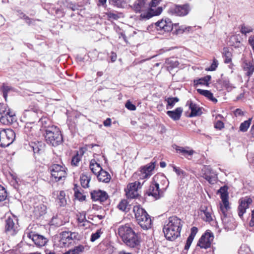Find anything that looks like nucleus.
<instances>
[{
  "mask_svg": "<svg viewBox=\"0 0 254 254\" xmlns=\"http://www.w3.org/2000/svg\"><path fill=\"white\" fill-rule=\"evenodd\" d=\"M177 150L178 151H179L180 152V153H181L183 155H184V156H186L187 155L191 156L193 154V152H194L193 150H190V151L187 150L183 147H179Z\"/></svg>",
  "mask_w": 254,
  "mask_h": 254,
  "instance_id": "49530a36",
  "label": "nucleus"
},
{
  "mask_svg": "<svg viewBox=\"0 0 254 254\" xmlns=\"http://www.w3.org/2000/svg\"><path fill=\"white\" fill-rule=\"evenodd\" d=\"M91 198L93 201H99L103 202L108 198V195L105 191L100 190H94L90 192Z\"/></svg>",
  "mask_w": 254,
  "mask_h": 254,
  "instance_id": "aec40b11",
  "label": "nucleus"
},
{
  "mask_svg": "<svg viewBox=\"0 0 254 254\" xmlns=\"http://www.w3.org/2000/svg\"><path fill=\"white\" fill-rule=\"evenodd\" d=\"M30 146L32 148L34 154H41L44 150L45 144L42 141L32 142Z\"/></svg>",
  "mask_w": 254,
  "mask_h": 254,
  "instance_id": "393cba45",
  "label": "nucleus"
},
{
  "mask_svg": "<svg viewBox=\"0 0 254 254\" xmlns=\"http://www.w3.org/2000/svg\"><path fill=\"white\" fill-rule=\"evenodd\" d=\"M218 65V62L217 60L215 59H213V63L210 65V66L207 69V70L209 71H214L217 67Z\"/></svg>",
  "mask_w": 254,
  "mask_h": 254,
  "instance_id": "3c124183",
  "label": "nucleus"
},
{
  "mask_svg": "<svg viewBox=\"0 0 254 254\" xmlns=\"http://www.w3.org/2000/svg\"><path fill=\"white\" fill-rule=\"evenodd\" d=\"M214 239L213 234L207 231L199 239L197 246L201 248L207 249L210 247L211 244Z\"/></svg>",
  "mask_w": 254,
  "mask_h": 254,
  "instance_id": "2eb2a0df",
  "label": "nucleus"
},
{
  "mask_svg": "<svg viewBox=\"0 0 254 254\" xmlns=\"http://www.w3.org/2000/svg\"><path fill=\"white\" fill-rule=\"evenodd\" d=\"M204 178L210 184H214L216 181L215 177H213L210 175L206 176V177H204Z\"/></svg>",
  "mask_w": 254,
  "mask_h": 254,
  "instance_id": "13d9d810",
  "label": "nucleus"
},
{
  "mask_svg": "<svg viewBox=\"0 0 254 254\" xmlns=\"http://www.w3.org/2000/svg\"><path fill=\"white\" fill-rule=\"evenodd\" d=\"M183 223V221L176 216L170 217L168 223L163 229L166 239L173 241L179 237Z\"/></svg>",
  "mask_w": 254,
  "mask_h": 254,
  "instance_id": "f257e3e1",
  "label": "nucleus"
},
{
  "mask_svg": "<svg viewBox=\"0 0 254 254\" xmlns=\"http://www.w3.org/2000/svg\"><path fill=\"white\" fill-rule=\"evenodd\" d=\"M41 114V111L37 105L32 103L27 109L24 110L23 118L26 119V122L35 123L39 119V115Z\"/></svg>",
  "mask_w": 254,
  "mask_h": 254,
  "instance_id": "6e6552de",
  "label": "nucleus"
},
{
  "mask_svg": "<svg viewBox=\"0 0 254 254\" xmlns=\"http://www.w3.org/2000/svg\"><path fill=\"white\" fill-rule=\"evenodd\" d=\"M90 181V179L86 175L82 174L80 177L81 185L84 188L88 187V184Z\"/></svg>",
  "mask_w": 254,
  "mask_h": 254,
  "instance_id": "58836bf2",
  "label": "nucleus"
},
{
  "mask_svg": "<svg viewBox=\"0 0 254 254\" xmlns=\"http://www.w3.org/2000/svg\"><path fill=\"white\" fill-rule=\"evenodd\" d=\"M159 0H152L148 5V10L146 12L142 13L140 17L141 19H149L154 16L159 15L162 11L161 7H158L156 10H154L152 7H156L159 3Z\"/></svg>",
  "mask_w": 254,
  "mask_h": 254,
  "instance_id": "9d476101",
  "label": "nucleus"
},
{
  "mask_svg": "<svg viewBox=\"0 0 254 254\" xmlns=\"http://www.w3.org/2000/svg\"><path fill=\"white\" fill-rule=\"evenodd\" d=\"M57 201L60 207H64L66 205L67 202L64 191L61 190L57 194Z\"/></svg>",
  "mask_w": 254,
  "mask_h": 254,
  "instance_id": "c756f323",
  "label": "nucleus"
},
{
  "mask_svg": "<svg viewBox=\"0 0 254 254\" xmlns=\"http://www.w3.org/2000/svg\"><path fill=\"white\" fill-rule=\"evenodd\" d=\"M15 121V115L10 109L4 106L0 108V122L5 125L12 124Z\"/></svg>",
  "mask_w": 254,
  "mask_h": 254,
  "instance_id": "ddd939ff",
  "label": "nucleus"
},
{
  "mask_svg": "<svg viewBox=\"0 0 254 254\" xmlns=\"http://www.w3.org/2000/svg\"><path fill=\"white\" fill-rule=\"evenodd\" d=\"M44 136L47 143L53 146H57L63 142L61 131L56 126L49 127Z\"/></svg>",
  "mask_w": 254,
  "mask_h": 254,
  "instance_id": "39448f33",
  "label": "nucleus"
},
{
  "mask_svg": "<svg viewBox=\"0 0 254 254\" xmlns=\"http://www.w3.org/2000/svg\"><path fill=\"white\" fill-rule=\"evenodd\" d=\"M211 76L207 75L206 76L199 78L198 80H194V86H197L198 85H208V82L210 80Z\"/></svg>",
  "mask_w": 254,
  "mask_h": 254,
  "instance_id": "72a5a7b5",
  "label": "nucleus"
},
{
  "mask_svg": "<svg viewBox=\"0 0 254 254\" xmlns=\"http://www.w3.org/2000/svg\"><path fill=\"white\" fill-rule=\"evenodd\" d=\"M133 210L135 218L140 227L144 230H148L150 228L152 221L150 216L146 211L140 205L134 206Z\"/></svg>",
  "mask_w": 254,
  "mask_h": 254,
  "instance_id": "20e7f679",
  "label": "nucleus"
},
{
  "mask_svg": "<svg viewBox=\"0 0 254 254\" xmlns=\"http://www.w3.org/2000/svg\"><path fill=\"white\" fill-rule=\"evenodd\" d=\"M198 229L195 227H193L191 228V232L190 235L189 236V238H190L192 240H193L195 235L197 232Z\"/></svg>",
  "mask_w": 254,
  "mask_h": 254,
  "instance_id": "5fc2aeb1",
  "label": "nucleus"
},
{
  "mask_svg": "<svg viewBox=\"0 0 254 254\" xmlns=\"http://www.w3.org/2000/svg\"><path fill=\"white\" fill-rule=\"evenodd\" d=\"M190 10L189 3L182 5L173 4L168 9V13L175 16H184L188 14Z\"/></svg>",
  "mask_w": 254,
  "mask_h": 254,
  "instance_id": "1a4fd4ad",
  "label": "nucleus"
},
{
  "mask_svg": "<svg viewBox=\"0 0 254 254\" xmlns=\"http://www.w3.org/2000/svg\"><path fill=\"white\" fill-rule=\"evenodd\" d=\"M249 42L252 47H254V36H251L249 37Z\"/></svg>",
  "mask_w": 254,
  "mask_h": 254,
  "instance_id": "69168bd1",
  "label": "nucleus"
},
{
  "mask_svg": "<svg viewBox=\"0 0 254 254\" xmlns=\"http://www.w3.org/2000/svg\"><path fill=\"white\" fill-rule=\"evenodd\" d=\"M167 102V105L166 106L167 109H172L175 104L179 102V99L178 97H169L165 100Z\"/></svg>",
  "mask_w": 254,
  "mask_h": 254,
  "instance_id": "c9c22d12",
  "label": "nucleus"
},
{
  "mask_svg": "<svg viewBox=\"0 0 254 254\" xmlns=\"http://www.w3.org/2000/svg\"><path fill=\"white\" fill-rule=\"evenodd\" d=\"M77 235V234L74 232H62L60 234V244L62 245L63 247L68 246L69 244L71 243L72 240L76 239Z\"/></svg>",
  "mask_w": 254,
  "mask_h": 254,
  "instance_id": "dca6fc26",
  "label": "nucleus"
},
{
  "mask_svg": "<svg viewBox=\"0 0 254 254\" xmlns=\"http://www.w3.org/2000/svg\"><path fill=\"white\" fill-rule=\"evenodd\" d=\"M39 122L41 124V127L46 132L47 129H48L49 127H55V126L52 125L50 122V121L49 119L47 118H39Z\"/></svg>",
  "mask_w": 254,
  "mask_h": 254,
  "instance_id": "473e14b6",
  "label": "nucleus"
},
{
  "mask_svg": "<svg viewBox=\"0 0 254 254\" xmlns=\"http://www.w3.org/2000/svg\"><path fill=\"white\" fill-rule=\"evenodd\" d=\"M7 192L5 188L0 185V201L4 200L7 197Z\"/></svg>",
  "mask_w": 254,
  "mask_h": 254,
  "instance_id": "a18cd8bd",
  "label": "nucleus"
},
{
  "mask_svg": "<svg viewBox=\"0 0 254 254\" xmlns=\"http://www.w3.org/2000/svg\"><path fill=\"white\" fill-rule=\"evenodd\" d=\"M81 157L79 156L78 152L76 153V154L73 156L71 160V165L74 166H77L78 165L79 162L81 160Z\"/></svg>",
  "mask_w": 254,
  "mask_h": 254,
  "instance_id": "37998d69",
  "label": "nucleus"
},
{
  "mask_svg": "<svg viewBox=\"0 0 254 254\" xmlns=\"http://www.w3.org/2000/svg\"><path fill=\"white\" fill-rule=\"evenodd\" d=\"M202 171L203 173V177H206V176L210 175L211 174H213V170L210 166H206L203 167Z\"/></svg>",
  "mask_w": 254,
  "mask_h": 254,
  "instance_id": "de8ad7c7",
  "label": "nucleus"
},
{
  "mask_svg": "<svg viewBox=\"0 0 254 254\" xmlns=\"http://www.w3.org/2000/svg\"><path fill=\"white\" fill-rule=\"evenodd\" d=\"M252 202V199L250 197H245L239 200V205L238 208V215L242 218L246 209L249 208V205Z\"/></svg>",
  "mask_w": 254,
  "mask_h": 254,
  "instance_id": "6ab92c4d",
  "label": "nucleus"
},
{
  "mask_svg": "<svg viewBox=\"0 0 254 254\" xmlns=\"http://www.w3.org/2000/svg\"><path fill=\"white\" fill-rule=\"evenodd\" d=\"M79 248V247H76V249L70 250L66 252L65 253H64L63 254H76L77 253V252L78 251V249Z\"/></svg>",
  "mask_w": 254,
  "mask_h": 254,
  "instance_id": "680f3d73",
  "label": "nucleus"
},
{
  "mask_svg": "<svg viewBox=\"0 0 254 254\" xmlns=\"http://www.w3.org/2000/svg\"><path fill=\"white\" fill-rule=\"evenodd\" d=\"M103 124L105 127L110 126L111 124V119H110V118L107 119L105 121H104Z\"/></svg>",
  "mask_w": 254,
  "mask_h": 254,
  "instance_id": "0e129e2a",
  "label": "nucleus"
},
{
  "mask_svg": "<svg viewBox=\"0 0 254 254\" xmlns=\"http://www.w3.org/2000/svg\"><path fill=\"white\" fill-rule=\"evenodd\" d=\"M173 171L174 172H175V173L178 176H185V174H186L185 172L183 170L181 169L180 168L174 166L173 167Z\"/></svg>",
  "mask_w": 254,
  "mask_h": 254,
  "instance_id": "603ef678",
  "label": "nucleus"
},
{
  "mask_svg": "<svg viewBox=\"0 0 254 254\" xmlns=\"http://www.w3.org/2000/svg\"><path fill=\"white\" fill-rule=\"evenodd\" d=\"M27 237L32 240L35 245L39 247L45 246L48 241V239L43 236L35 234L33 232L29 233L27 234Z\"/></svg>",
  "mask_w": 254,
  "mask_h": 254,
  "instance_id": "f3484780",
  "label": "nucleus"
},
{
  "mask_svg": "<svg viewBox=\"0 0 254 254\" xmlns=\"http://www.w3.org/2000/svg\"><path fill=\"white\" fill-rule=\"evenodd\" d=\"M127 206L128 202L126 199L122 200L118 205V208L123 211H127Z\"/></svg>",
  "mask_w": 254,
  "mask_h": 254,
  "instance_id": "a19ab883",
  "label": "nucleus"
},
{
  "mask_svg": "<svg viewBox=\"0 0 254 254\" xmlns=\"http://www.w3.org/2000/svg\"><path fill=\"white\" fill-rule=\"evenodd\" d=\"M74 196L75 198L77 199L80 201L85 200L86 196L83 195L78 189V187L76 185L74 186Z\"/></svg>",
  "mask_w": 254,
  "mask_h": 254,
  "instance_id": "e433bc0d",
  "label": "nucleus"
},
{
  "mask_svg": "<svg viewBox=\"0 0 254 254\" xmlns=\"http://www.w3.org/2000/svg\"><path fill=\"white\" fill-rule=\"evenodd\" d=\"M250 225L251 226H254V209L252 212V219L250 222Z\"/></svg>",
  "mask_w": 254,
  "mask_h": 254,
  "instance_id": "338daca9",
  "label": "nucleus"
},
{
  "mask_svg": "<svg viewBox=\"0 0 254 254\" xmlns=\"http://www.w3.org/2000/svg\"><path fill=\"white\" fill-rule=\"evenodd\" d=\"M197 92L201 95L207 98L210 101L216 103L217 100L213 97V94L209 90L197 89Z\"/></svg>",
  "mask_w": 254,
  "mask_h": 254,
  "instance_id": "2f4dec72",
  "label": "nucleus"
},
{
  "mask_svg": "<svg viewBox=\"0 0 254 254\" xmlns=\"http://www.w3.org/2000/svg\"><path fill=\"white\" fill-rule=\"evenodd\" d=\"M154 159L149 164L143 166L138 174L139 176V179L143 180L151 176V172L153 171L155 168L156 161Z\"/></svg>",
  "mask_w": 254,
  "mask_h": 254,
  "instance_id": "a211bd4d",
  "label": "nucleus"
},
{
  "mask_svg": "<svg viewBox=\"0 0 254 254\" xmlns=\"http://www.w3.org/2000/svg\"><path fill=\"white\" fill-rule=\"evenodd\" d=\"M145 194L148 196H152L156 199L159 198L160 197L159 185L157 183L151 184Z\"/></svg>",
  "mask_w": 254,
  "mask_h": 254,
  "instance_id": "4be33fe9",
  "label": "nucleus"
},
{
  "mask_svg": "<svg viewBox=\"0 0 254 254\" xmlns=\"http://www.w3.org/2000/svg\"><path fill=\"white\" fill-rule=\"evenodd\" d=\"M252 31H253V29L252 28L249 27H246L245 26V25H243L241 26V32L242 34L246 35L247 33H249L252 32Z\"/></svg>",
  "mask_w": 254,
  "mask_h": 254,
  "instance_id": "8fccbe9b",
  "label": "nucleus"
},
{
  "mask_svg": "<svg viewBox=\"0 0 254 254\" xmlns=\"http://www.w3.org/2000/svg\"><path fill=\"white\" fill-rule=\"evenodd\" d=\"M221 81L222 84L226 88L231 87V84L230 83V81L228 78H222Z\"/></svg>",
  "mask_w": 254,
  "mask_h": 254,
  "instance_id": "6e6d98bb",
  "label": "nucleus"
},
{
  "mask_svg": "<svg viewBox=\"0 0 254 254\" xmlns=\"http://www.w3.org/2000/svg\"><path fill=\"white\" fill-rule=\"evenodd\" d=\"M217 193L220 194V197L224 205L220 206V209L222 213L221 219L224 224H226L228 222L226 212L230 208L228 201V187L226 186L221 187L218 190Z\"/></svg>",
  "mask_w": 254,
  "mask_h": 254,
  "instance_id": "423d86ee",
  "label": "nucleus"
},
{
  "mask_svg": "<svg viewBox=\"0 0 254 254\" xmlns=\"http://www.w3.org/2000/svg\"><path fill=\"white\" fill-rule=\"evenodd\" d=\"M250 133L252 137L254 138V124L251 127Z\"/></svg>",
  "mask_w": 254,
  "mask_h": 254,
  "instance_id": "774afa93",
  "label": "nucleus"
},
{
  "mask_svg": "<svg viewBox=\"0 0 254 254\" xmlns=\"http://www.w3.org/2000/svg\"><path fill=\"white\" fill-rule=\"evenodd\" d=\"M183 112V109L182 107H178L173 111H167L166 114L173 120L178 121L180 119Z\"/></svg>",
  "mask_w": 254,
  "mask_h": 254,
  "instance_id": "b1692460",
  "label": "nucleus"
},
{
  "mask_svg": "<svg viewBox=\"0 0 254 254\" xmlns=\"http://www.w3.org/2000/svg\"><path fill=\"white\" fill-rule=\"evenodd\" d=\"M144 181L141 183L139 180L134 183L129 184L127 186V190L126 191V195L128 198H134L138 196L137 190L140 188Z\"/></svg>",
  "mask_w": 254,
  "mask_h": 254,
  "instance_id": "4468645a",
  "label": "nucleus"
},
{
  "mask_svg": "<svg viewBox=\"0 0 254 254\" xmlns=\"http://www.w3.org/2000/svg\"><path fill=\"white\" fill-rule=\"evenodd\" d=\"M97 177L99 181L104 183L109 182L111 179L110 174L103 169L98 174Z\"/></svg>",
  "mask_w": 254,
  "mask_h": 254,
  "instance_id": "c85d7f7f",
  "label": "nucleus"
},
{
  "mask_svg": "<svg viewBox=\"0 0 254 254\" xmlns=\"http://www.w3.org/2000/svg\"><path fill=\"white\" fill-rule=\"evenodd\" d=\"M37 126L35 125L34 122H26L25 125L24 131L32 136L36 135V132L35 129H36Z\"/></svg>",
  "mask_w": 254,
  "mask_h": 254,
  "instance_id": "bb28decb",
  "label": "nucleus"
},
{
  "mask_svg": "<svg viewBox=\"0 0 254 254\" xmlns=\"http://www.w3.org/2000/svg\"><path fill=\"white\" fill-rule=\"evenodd\" d=\"M11 88L9 86H7L4 83H3L2 86L1 87L0 90L3 93V96L6 101L7 97L8 92L10 90Z\"/></svg>",
  "mask_w": 254,
  "mask_h": 254,
  "instance_id": "79ce46f5",
  "label": "nucleus"
},
{
  "mask_svg": "<svg viewBox=\"0 0 254 254\" xmlns=\"http://www.w3.org/2000/svg\"><path fill=\"white\" fill-rule=\"evenodd\" d=\"M244 69L248 76H251L254 72V64L252 62L245 63Z\"/></svg>",
  "mask_w": 254,
  "mask_h": 254,
  "instance_id": "f704fd0d",
  "label": "nucleus"
},
{
  "mask_svg": "<svg viewBox=\"0 0 254 254\" xmlns=\"http://www.w3.org/2000/svg\"><path fill=\"white\" fill-rule=\"evenodd\" d=\"M125 107L130 111H134L136 110V107L130 101H127Z\"/></svg>",
  "mask_w": 254,
  "mask_h": 254,
  "instance_id": "864d4df0",
  "label": "nucleus"
},
{
  "mask_svg": "<svg viewBox=\"0 0 254 254\" xmlns=\"http://www.w3.org/2000/svg\"><path fill=\"white\" fill-rule=\"evenodd\" d=\"M252 118H249L248 120L242 123L240 126V130L242 132H246L251 124Z\"/></svg>",
  "mask_w": 254,
  "mask_h": 254,
  "instance_id": "4c0bfd02",
  "label": "nucleus"
},
{
  "mask_svg": "<svg viewBox=\"0 0 254 254\" xmlns=\"http://www.w3.org/2000/svg\"><path fill=\"white\" fill-rule=\"evenodd\" d=\"M168 64H170V66L172 68L176 67L179 65V63L177 61L169 60Z\"/></svg>",
  "mask_w": 254,
  "mask_h": 254,
  "instance_id": "052dcab7",
  "label": "nucleus"
},
{
  "mask_svg": "<svg viewBox=\"0 0 254 254\" xmlns=\"http://www.w3.org/2000/svg\"><path fill=\"white\" fill-rule=\"evenodd\" d=\"M134 10L136 12H144L148 10V4L146 0H136L133 5Z\"/></svg>",
  "mask_w": 254,
  "mask_h": 254,
  "instance_id": "5701e85b",
  "label": "nucleus"
},
{
  "mask_svg": "<svg viewBox=\"0 0 254 254\" xmlns=\"http://www.w3.org/2000/svg\"><path fill=\"white\" fill-rule=\"evenodd\" d=\"M186 106H188L191 111L189 115V117L199 116L202 113L201 108L196 104L193 103L191 100L188 101L186 103Z\"/></svg>",
  "mask_w": 254,
  "mask_h": 254,
  "instance_id": "412c9836",
  "label": "nucleus"
},
{
  "mask_svg": "<svg viewBox=\"0 0 254 254\" xmlns=\"http://www.w3.org/2000/svg\"><path fill=\"white\" fill-rule=\"evenodd\" d=\"M18 219L15 217H8L5 222V232L7 235L14 236L19 231Z\"/></svg>",
  "mask_w": 254,
  "mask_h": 254,
  "instance_id": "9b49d317",
  "label": "nucleus"
},
{
  "mask_svg": "<svg viewBox=\"0 0 254 254\" xmlns=\"http://www.w3.org/2000/svg\"><path fill=\"white\" fill-rule=\"evenodd\" d=\"M223 50V54L225 57L224 62L225 63L228 64L231 62V53L229 52L227 48H224Z\"/></svg>",
  "mask_w": 254,
  "mask_h": 254,
  "instance_id": "ea45409f",
  "label": "nucleus"
},
{
  "mask_svg": "<svg viewBox=\"0 0 254 254\" xmlns=\"http://www.w3.org/2000/svg\"><path fill=\"white\" fill-rule=\"evenodd\" d=\"M47 206L43 204H40L34 207L33 213L34 216L38 218L46 213Z\"/></svg>",
  "mask_w": 254,
  "mask_h": 254,
  "instance_id": "a878e982",
  "label": "nucleus"
},
{
  "mask_svg": "<svg viewBox=\"0 0 254 254\" xmlns=\"http://www.w3.org/2000/svg\"><path fill=\"white\" fill-rule=\"evenodd\" d=\"M15 133L11 129L0 128V146L5 148L14 140Z\"/></svg>",
  "mask_w": 254,
  "mask_h": 254,
  "instance_id": "0eeeda50",
  "label": "nucleus"
},
{
  "mask_svg": "<svg viewBox=\"0 0 254 254\" xmlns=\"http://www.w3.org/2000/svg\"><path fill=\"white\" fill-rule=\"evenodd\" d=\"M200 213L203 220L206 222H210L212 220L211 213L208 210V208L206 206H201L200 209Z\"/></svg>",
  "mask_w": 254,
  "mask_h": 254,
  "instance_id": "cd10ccee",
  "label": "nucleus"
},
{
  "mask_svg": "<svg viewBox=\"0 0 254 254\" xmlns=\"http://www.w3.org/2000/svg\"><path fill=\"white\" fill-rule=\"evenodd\" d=\"M158 30H164L165 32H170L175 30L173 32L176 34H182L186 31H189L191 29L190 27H186L185 26H179L178 24H173L171 20L169 18L162 19L155 23Z\"/></svg>",
  "mask_w": 254,
  "mask_h": 254,
  "instance_id": "7ed1b4c3",
  "label": "nucleus"
},
{
  "mask_svg": "<svg viewBox=\"0 0 254 254\" xmlns=\"http://www.w3.org/2000/svg\"><path fill=\"white\" fill-rule=\"evenodd\" d=\"M102 232L101 230H98L95 233H93L91 235L90 241L91 242H94L98 239L100 237Z\"/></svg>",
  "mask_w": 254,
  "mask_h": 254,
  "instance_id": "09e8293b",
  "label": "nucleus"
},
{
  "mask_svg": "<svg viewBox=\"0 0 254 254\" xmlns=\"http://www.w3.org/2000/svg\"><path fill=\"white\" fill-rule=\"evenodd\" d=\"M234 114L236 116H241L244 115V112L240 109H237L234 111Z\"/></svg>",
  "mask_w": 254,
  "mask_h": 254,
  "instance_id": "e2e57ef3",
  "label": "nucleus"
},
{
  "mask_svg": "<svg viewBox=\"0 0 254 254\" xmlns=\"http://www.w3.org/2000/svg\"><path fill=\"white\" fill-rule=\"evenodd\" d=\"M121 13H116L112 11H109L106 13V15L109 19H112L113 20H118L119 18L121 17Z\"/></svg>",
  "mask_w": 254,
  "mask_h": 254,
  "instance_id": "c03bdc74",
  "label": "nucleus"
},
{
  "mask_svg": "<svg viewBox=\"0 0 254 254\" xmlns=\"http://www.w3.org/2000/svg\"><path fill=\"white\" fill-rule=\"evenodd\" d=\"M90 169L95 175L98 174L103 169L99 163H97L95 159H92L90 162Z\"/></svg>",
  "mask_w": 254,
  "mask_h": 254,
  "instance_id": "7c9ffc66",
  "label": "nucleus"
},
{
  "mask_svg": "<svg viewBox=\"0 0 254 254\" xmlns=\"http://www.w3.org/2000/svg\"><path fill=\"white\" fill-rule=\"evenodd\" d=\"M118 234L127 246L135 248L139 245L140 240L138 235L129 224L120 226L118 228Z\"/></svg>",
  "mask_w": 254,
  "mask_h": 254,
  "instance_id": "f03ea898",
  "label": "nucleus"
},
{
  "mask_svg": "<svg viewBox=\"0 0 254 254\" xmlns=\"http://www.w3.org/2000/svg\"><path fill=\"white\" fill-rule=\"evenodd\" d=\"M52 177L55 179V182H58L65 178L67 173L65 168L59 164H53L49 167Z\"/></svg>",
  "mask_w": 254,
  "mask_h": 254,
  "instance_id": "f8f14e48",
  "label": "nucleus"
},
{
  "mask_svg": "<svg viewBox=\"0 0 254 254\" xmlns=\"http://www.w3.org/2000/svg\"><path fill=\"white\" fill-rule=\"evenodd\" d=\"M193 240L191 239L190 238H188L187 240V242L185 246L184 249L185 250H188L192 243Z\"/></svg>",
  "mask_w": 254,
  "mask_h": 254,
  "instance_id": "bf43d9fd",
  "label": "nucleus"
},
{
  "mask_svg": "<svg viewBox=\"0 0 254 254\" xmlns=\"http://www.w3.org/2000/svg\"><path fill=\"white\" fill-rule=\"evenodd\" d=\"M224 124L223 123L220 121L218 120L216 122V123L214 124V127L215 128L218 129H221L224 127Z\"/></svg>",
  "mask_w": 254,
  "mask_h": 254,
  "instance_id": "4d7b16f0",
  "label": "nucleus"
}]
</instances>
